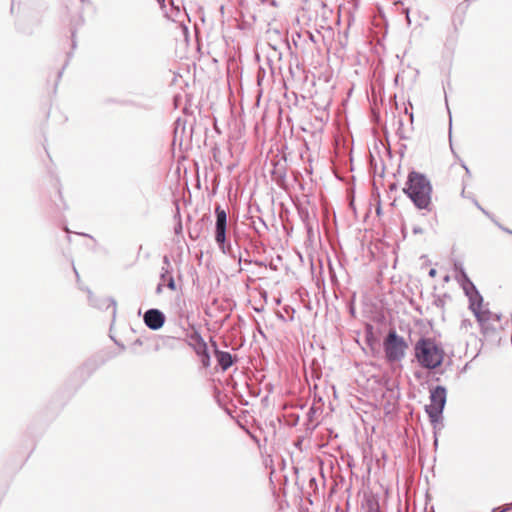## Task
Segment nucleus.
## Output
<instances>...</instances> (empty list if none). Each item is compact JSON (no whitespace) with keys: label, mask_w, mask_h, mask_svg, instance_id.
<instances>
[{"label":"nucleus","mask_w":512,"mask_h":512,"mask_svg":"<svg viewBox=\"0 0 512 512\" xmlns=\"http://www.w3.org/2000/svg\"><path fill=\"white\" fill-rule=\"evenodd\" d=\"M348 24L347 29L344 31L343 34L339 33L336 40L337 47L335 48L336 52L335 54L344 60V58L349 59V56L346 54V49L348 46V34H349V28L352 24V14L348 12Z\"/></svg>","instance_id":"f8f14e48"},{"label":"nucleus","mask_w":512,"mask_h":512,"mask_svg":"<svg viewBox=\"0 0 512 512\" xmlns=\"http://www.w3.org/2000/svg\"><path fill=\"white\" fill-rule=\"evenodd\" d=\"M445 404L446 389L444 387L437 386L430 391V404L426 406L425 410L433 424L440 421Z\"/></svg>","instance_id":"0eeeda50"},{"label":"nucleus","mask_w":512,"mask_h":512,"mask_svg":"<svg viewBox=\"0 0 512 512\" xmlns=\"http://www.w3.org/2000/svg\"><path fill=\"white\" fill-rule=\"evenodd\" d=\"M462 276L464 278V283L462 284L463 290L465 291V294L469 298V305L472 304V302L477 301L479 304L483 303V299L481 295L478 293V291L475 289V286L473 283L468 279L466 274L462 272Z\"/></svg>","instance_id":"f3484780"},{"label":"nucleus","mask_w":512,"mask_h":512,"mask_svg":"<svg viewBox=\"0 0 512 512\" xmlns=\"http://www.w3.org/2000/svg\"><path fill=\"white\" fill-rule=\"evenodd\" d=\"M334 221H335V225L337 227V229L339 227H349V225L346 223V219L345 217H342V216H337L336 214L334 215Z\"/></svg>","instance_id":"412c9836"},{"label":"nucleus","mask_w":512,"mask_h":512,"mask_svg":"<svg viewBox=\"0 0 512 512\" xmlns=\"http://www.w3.org/2000/svg\"><path fill=\"white\" fill-rule=\"evenodd\" d=\"M273 169L271 170L272 180L276 182V184L284 188L286 186V165L281 163L280 161L274 162L272 161Z\"/></svg>","instance_id":"dca6fc26"},{"label":"nucleus","mask_w":512,"mask_h":512,"mask_svg":"<svg viewBox=\"0 0 512 512\" xmlns=\"http://www.w3.org/2000/svg\"><path fill=\"white\" fill-rule=\"evenodd\" d=\"M66 63H68V61H67ZM66 65H67V64H65V65L63 66V68L58 72V78H61L62 73H63V70H64V68L66 67Z\"/></svg>","instance_id":"f704fd0d"},{"label":"nucleus","mask_w":512,"mask_h":512,"mask_svg":"<svg viewBox=\"0 0 512 512\" xmlns=\"http://www.w3.org/2000/svg\"><path fill=\"white\" fill-rule=\"evenodd\" d=\"M160 280L167 286L168 289L172 291L176 290V283L172 275L170 259L167 255L163 257V266L161 268Z\"/></svg>","instance_id":"4468645a"},{"label":"nucleus","mask_w":512,"mask_h":512,"mask_svg":"<svg viewBox=\"0 0 512 512\" xmlns=\"http://www.w3.org/2000/svg\"><path fill=\"white\" fill-rule=\"evenodd\" d=\"M214 213L216 217L214 228L215 242L222 253L232 255V244L227 238V213L220 205L216 206Z\"/></svg>","instance_id":"20e7f679"},{"label":"nucleus","mask_w":512,"mask_h":512,"mask_svg":"<svg viewBox=\"0 0 512 512\" xmlns=\"http://www.w3.org/2000/svg\"><path fill=\"white\" fill-rule=\"evenodd\" d=\"M255 231H256V233H258V234H260V233H261V232H260V230H259L258 228H256V227H255Z\"/></svg>","instance_id":"c03bdc74"},{"label":"nucleus","mask_w":512,"mask_h":512,"mask_svg":"<svg viewBox=\"0 0 512 512\" xmlns=\"http://www.w3.org/2000/svg\"><path fill=\"white\" fill-rule=\"evenodd\" d=\"M308 34H309V38H310V40H311L312 42H316L314 35H313L312 33H310V32H308Z\"/></svg>","instance_id":"e433bc0d"},{"label":"nucleus","mask_w":512,"mask_h":512,"mask_svg":"<svg viewBox=\"0 0 512 512\" xmlns=\"http://www.w3.org/2000/svg\"><path fill=\"white\" fill-rule=\"evenodd\" d=\"M95 368H96V367L93 365V362H92L91 360H89V361L85 362V363L81 366L80 370H81V371H85V370H87L88 374H91V373L95 370Z\"/></svg>","instance_id":"4be33fe9"},{"label":"nucleus","mask_w":512,"mask_h":512,"mask_svg":"<svg viewBox=\"0 0 512 512\" xmlns=\"http://www.w3.org/2000/svg\"><path fill=\"white\" fill-rule=\"evenodd\" d=\"M160 340L162 342V345L164 347L169 348V349H174L175 348V342L179 341L178 338H175V337H172V336H161Z\"/></svg>","instance_id":"aec40b11"},{"label":"nucleus","mask_w":512,"mask_h":512,"mask_svg":"<svg viewBox=\"0 0 512 512\" xmlns=\"http://www.w3.org/2000/svg\"><path fill=\"white\" fill-rule=\"evenodd\" d=\"M512 507V503L511 504H506L504 506H500V507H496L492 510V512H506L508 510H510Z\"/></svg>","instance_id":"b1692460"},{"label":"nucleus","mask_w":512,"mask_h":512,"mask_svg":"<svg viewBox=\"0 0 512 512\" xmlns=\"http://www.w3.org/2000/svg\"><path fill=\"white\" fill-rule=\"evenodd\" d=\"M332 282L334 284V293L336 298H339V295L343 298L345 302L347 312L352 316V295L349 294L348 287L344 286L341 281L338 279L337 275L333 272L331 275Z\"/></svg>","instance_id":"9b49d317"},{"label":"nucleus","mask_w":512,"mask_h":512,"mask_svg":"<svg viewBox=\"0 0 512 512\" xmlns=\"http://www.w3.org/2000/svg\"><path fill=\"white\" fill-rule=\"evenodd\" d=\"M436 275H437L436 269H434V268L430 269L429 276L434 278V277H436Z\"/></svg>","instance_id":"2f4dec72"},{"label":"nucleus","mask_w":512,"mask_h":512,"mask_svg":"<svg viewBox=\"0 0 512 512\" xmlns=\"http://www.w3.org/2000/svg\"><path fill=\"white\" fill-rule=\"evenodd\" d=\"M262 310H263V308H261V309H260V308H255V311H256V312H260V311H262Z\"/></svg>","instance_id":"a19ab883"},{"label":"nucleus","mask_w":512,"mask_h":512,"mask_svg":"<svg viewBox=\"0 0 512 512\" xmlns=\"http://www.w3.org/2000/svg\"><path fill=\"white\" fill-rule=\"evenodd\" d=\"M164 286H165L164 283H162V282L158 283V285L156 286V289H155V293L158 295L161 294Z\"/></svg>","instance_id":"bb28decb"},{"label":"nucleus","mask_w":512,"mask_h":512,"mask_svg":"<svg viewBox=\"0 0 512 512\" xmlns=\"http://www.w3.org/2000/svg\"><path fill=\"white\" fill-rule=\"evenodd\" d=\"M143 321L150 330L157 331L165 324L166 316L161 310L150 308L144 313Z\"/></svg>","instance_id":"1a4fd4ad"},{"label":"nucleus","mask_w":512,"mask_h":512,"mask_svg":"<svg viewBox=\"0 0 512 512\" xmlns=\"http://www.w3.org/2000/svg\"><path fill=\"white\" fill-rule=\"evenodd\" d=\"M403 191L417 208L427 209L429 207L431 203L432 187L424 175L415 171L409 173Z\"/></svg>","instance_id":"7ed1b4c3"},{"label":"nucleus","mask_w":512,"mask_h":512,"mask_svg":"<svg viewBox=\"0 0 512 512\" xmlns=\"http://www.w3.org/2000/svg\"><path fill=\"white\" fill-rule=\"evenodd\" d=\"M71 56H72V53H68V54H67V58H68V60L71 58Z\"/></svg>","instance_id":"79ce46f5"},{"label":"nucleus","mask_w":512,"mask_h":512,"mask_svg":"<svg viewBox=\"0 0 512 512\" xmlns=\"http://www.w3.org/2000/svg\"><path fill=\"white\" fill-rule=\"evenodd\" d=\"M260 222H261V225L263 226L264 230H268L267 224L262 219H260Z\"/></svg>","instance_id":"c9c22d12"},{"label":"nucleus","mask_w":512,"mask_h":512,"mask_svg":"<svg viewBox=\"0 0 512 512\" xmlns=\"http://www.w3.org/2000/svg\"><path fill=\"white\" fill-rule=\"evenodd\" d=\"M299 422V415H296L293 419V421L291 422V425L292 426H296Z\"/></svg>","instance_id":"473e14b6"},{"label":"nucleus","mask_w":512,"mask_h":512,"mask_svg":"<svg viewBox=\"0 0 512 512\" xmlns=\"http://www.w3.org/2000/svg\"><path fill=\"white\" fill-rule=\"evenodd\" d=\"M115 343L119 346V348H121V349H123V350L125 349V346H124L123 344H120V343H118L117 341H115Z\"/></svg>","instance_id":"4c0bfd02"},{"label":"nucleus","mask_w":512,"mask_h":512,"mask_svg":"<svg viewBox=\"0 0 512 512\" xmlns=\"http://www.w3.org/2000/svg\"><path fill=\"white\" fill-rule=\"evenodd\" d=\"M142 344H143V342H142V340H141L140 338H138V339H136V340L134 341V345H139V346H141Z\"/></svg>","instance_id":"72a5a7b5"},{"label":"nucleus","mask_w":512,"mask_h":512,"mask_svg":"<svg viewBox=\"0 0 512 512\" xmlns=\"http://www.w3.org/2000/svg\"><path fill=\"white\" fill-rule=\"evenodd\" d=\"M211 344L214 348V354L217 360L218 365L222 369V371L228 370L233 364L234 359L230 352L222 351L218 348L217 342L211 339Z\"/></svg>","instance_id":"ddd939ff"},{"label":"nucleus","mask_w":512,"mask_h":512,"mask_svg":"<svg viewBox=\"0 0 512 512\" xmlns=\"http://www.w3.org/2000/svg\"><path fill=\"white\" fill-rule=\"evenodd\" d=\"M71 36H72V48L75 49L76 48L75 30H72Z\"/></svg>","instance_id":"c85d7f7f"},{"label":"nucleus","mask_w":512,"mask_h":512,"mask_svg":"<svg viewBox=\"0 0 512 512\" xmlns=\"http://www.w3.org/2000/svg\"><path fill=\"white\" fill-rule=\"evenodd\" d=\"M87 292H88V300H89V303L93 306V307H96L98 309H108V308H112V314L113 316H115L116 314V302L113 298H108V297H104V298H97L93 295V293L87 289Z\"/></svg>","instance_id":"2eb2a0df"},{"label":"nucleus","mask_w":512,"mask_h":512,"mask_svg":"<svg viewBox=\"0 0 512 512\" xmlns=\"http://www.w3.org/2000/svg\"><path fill=\"white\" fill-rule=\"evenodd\" d=\"M338 258H339L340 268H341L342 270H344V271H345L346 276H347V282H349V279H348V277H349V276H348V273H347L346 269H345V268H344V266H343V263H342L341 258H340V257H338Z\"/></svg>","instance_id":"c756f323"},{"label":"nucleus","mask_w":512,"mask_h":512,"mask_svg":"<svg viewBox=\"0 0 512 512\" xmlns=\"http://www.w3.org/2000/svg\"><path fill=\"white\" fill-rule=\"evenodd\" d=\"M58 194H59L60 199L62 200V193L60 190H58Z\"/></svg>","instance_id":"ea45409f"},{"label":"nucleus","mask_w":512,"mask_h":512,"mask_svg":"<svg viewBox=\"0 0 512 512\" xmlns=\"http://www.w3.org/2000/svg\"><path fill=\"white\" fill-rule=\"evenodd\" d=\"M414 356L422 368L434 370L442 365L445 351L434 339L421 338L414 346Z\"/></svg>","instance_id":"f03ea898"},{"label":"nucleus","mask_w":512,"mask_h":512,"mask_svg":"<svg viewBox=\"0 0 512 512\" xmlns=\"http://www.w3.org/2000/svg\"><path fill=\"white\" fill-rule=\"evenodd\" d=\"M258 333H260L262 336H265V334L263 333L261 327H258Z\"/></svg>","instance_id":"58836bf2"},{"label":"nucleus","mask_w":512,"mask_h":512,"mask_svg":"<svg viewBox=\"0 0 512 512\" xmlns=\"http://www.w3.org/2000/svg\"><path fill=\"white\" fill-rule=\"evenodd\" d=\"M349 509H350V502H349V496H348L347 499H346V502H345V508L342 509L338 505L337 508H336V511L337 512H349Z\"/></svg>","instance_id":"a878e982"},{"label":"nucleus","mask_w":512,"mask_h":512,"mask_svg":"<svg viewBox=\"0 0 512 512\" xmlns=\"http://www.w3.org/2000/svg\"><path fill=\"white\" fill-rule=\"evenodd\" d=\"M74 272L76 274V277H79L78 271L74 268Z\"/></svg>","instance_id":"37998d69"},{"label":"nucleus","mask_w":512,"mask_h":512,"mask_svg":"<svg viewBox=\"0 0 512 512\" xmlns=\"http://www.w3.org/2000/svg\"><path fill=\"white\" fill-rule=\"evenodd\" d=\"M347 466L350 469L349 473V485L346 487V492L350 493V490L352 489V460H347Z\"/></svg>","instance_id":"5701e85b"},{"label":"nucleus","mask_w":512,"mask_h":512,"mask_svg":"<svg viewBox=\"0 0 512 512\" xmlns=\"http://www.w3.org/2000/svg\"><path fill=\"white\" fill-rule=\"evenodd\" d=\"M362 509L366 512H378L379 504L377 499L373 495L364 496V502L362 503Z\"/></svg>","instance_id":"a211bd4d"},{"label":"nucleus","mask_w":512,"mask_h":512,"mask_svg":"<svg viewBox=\"0 0 512 512\" xmlns=\"http://www.w3.org/2000/svg\"><path fill=\"white\" fill-rule=\"evenodd\" d=\"M298 214L301 219V221L304 223L305 228L307 229V232L310 233L312 231V224H311V216L307 208L299 207L298 208Z\"/></svg>","instance_id":"6ab92c4d"},{"label":"nucleus","mask_w":512,"mask_h":512,"mask_svg":"<svg viewBox=\"0 0 512 512\" xmlns=\"http://www.w3.org/2000/svg\"><path fill=\"white\" fill-rule=\"evenodd\" d=\"M304 439H305L304 435L298 436L294 443L295 447L297 449H299L300 451H302V444H303Z\"/></svg>","instance_id":"393cba45"},{"label":"nucleus","mask_w":512,"mask_h":512,"mask_svg":"<svg viewBox=\"0 0 512 512\" xmlns=\"http://www.w3.org/2000/svg\"><path fill=\"white\" fill-rule=\"evenodd\" d=\"M281 300L280 299H276V304H280Z\"/></svg>","instance_id":"a18cd8bd"},{"label":"nucleus","mask_w":512,"mask_h":512,"mask_svg":"<svg viewBox=\"0 0 512 512\" xmlns=\"http://www.w3.org/2000/svg\"><path fill=\"white\" fill-rule=\"evenodd\" d=\"M323 409L321 405H317L316 401H313L309 407L306 415V421L304 422L306 434H312L320 423L319 417L321 416Z\"/></svg>","instance_id":"9d476101"},{"label":"nucleus","mask_w":512,"mask_h":512,"mask_svg":"<svg viewBox=\"0 0 512 512\" xmlns=\"http://www.w3.org/2000/svg\"><path fill=\"white\" fill-rule=\"evenodd\" d=\"M189 338L190 342L188 343V345L195 351L197 356L200 358L202 366L204 368H208L211 364V357L207 343L197 330H194L189 335Z\"/></svg>","instance_id":"6e6552de"},{"label":"nucleus","mask_w":512,"mask_h":512,"mask_svg":"<svg viewBox=\"0 0 512 512\" xmlns=\"http://www.w3.org/2000/svg\"><path fill=\"white\" fill-rule=\"evenodd\" d=\"M175 234H180L182 232V223L179 221L174 227Z\"/></svg>","instance_id":"cd10ccee"},{"label":"nucleus","mask_w":512,"mask_h":512,"mask_svg":"<svg viewBox=\"0 0 512 512\" xmlns=\"http://www.w3.org/2000/svg\"><path fill=\"white\" fill-rule=\"evenodd\" d=\"M383 348L387 361L400 362L406 355L408 344L395 330H391L384 339Z\"/></svg>","instance_id":"39448f33"},{"label":"nucleus","mask_w":512,"mask_h":512,"mask_svg":"<svg viewBox=\"0 0 512 512\" xmlns=\"http://www.w3.org/2000/svg\"><path fill=\"white\" fill-rule=\"evenodd\" d=\"M469 308L475 315L484 335H489L497 331L500 326L499 318L487 309H484L483 303L479 304V302L474 301L469 305Z\"/></svg>","instance_id":"423d86ee"},{"label":"nucleus","mask_w":512,"mask_h":512,"mask_svg":"<svg viewBox=\"0 0 512 512\" xmlns=\"http://www.w3.org/2000/svg\"><path fill=\"white\" fill-rule=\"evenodd\" d=\"M313 401L317 402V405H321V408L323 407V402L321 397H314Z\"/></svg>","instance_id":"7c9ffc66"},{"label":"nucleus","mask_w":512,"mask_h":512,"mask_svg":"<svg viewBox=\"0 0 512 512\" xmlns=\"http://www.w3.org/2000/svg\"><path fill=\"white\" fill-rule=\"evenodd\" d=\"M352 96V87L347 90V99L343 102V110L336 116V134L334 136L333 172L337 179L349 185L352 179V133L347 115V105ZM347 202L352 208V186L347 187Z\"/></svg>","instance_id":"f257e3e1"}]
</instances>
